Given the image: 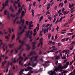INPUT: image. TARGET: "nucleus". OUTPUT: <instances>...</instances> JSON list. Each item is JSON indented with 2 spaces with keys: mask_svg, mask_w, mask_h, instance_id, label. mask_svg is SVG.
I'll return each mask as SVG.
<instances>
[{
  "mask_svg": "<svg viewBox=\"0 0 75 75\" xmlns=\"http://www.w3.org/2000/svg\"><path fill=\"white\" fill-rule=\"evenodd\" d=\"M58 62L57 60H56L55 62V64L56 65H57V64H58Z\"/></svg>",
  "mask_w": 75,
  "mask_h": 75,
  "instance_id": "nucleus-52",
  "label": "nucleus"
},
{
  "mask_svg": "<svg viewBox=\"0 0 75 75\" xmlns=\"http://www.w3.org/2000/svg\"><path fill=\"white\" fill-rule=\"evenodd\" d=\"M65 40H66L65 38H64L63 39H62V42H64V41H65Z\"/></svg>",
  "mask_w": 75,
  "mask_h": 75,
  "instance_id": "nucleus-61",
  "label": "nucleus"
},
{
  "mask_svg": "<svg viewBox=\"0 0 75 75\" xmlns=\"http://www.w3.org/2000/svg\"><path fill=\"white\" fill-rule=\"evenodd\" d=\"M55 68L54 69V71H59V69H58V68L57 67H55Z\"/></svg>",
  "mask_w": 75,
  "mask_h": 75,
  "instance_id": "nucleus-22",
  "label": "nucleus"
},
{
  "mask_svg": "<svg viewBox=\"0 0 75 75\" xmlns=\"http://www.w3.org/2000/svg\"><path fill=\"white\" fill-rule=\"evenodd\" d=\"M57 44H58V47H59V46L61 45V42H58L57 43Z\"/></svg>",
  "mask_w": 75,
  "mask_h": 75,
  "instance_id": "nucleus-46",
  "label": "nucleus"
},
{
  "mask_svg": "<svg viewBox=\"0 0 75 75\" xmlns=\"http://www.w3.org/2000/svg\"><path fill=\"white\" fill-rule=\"evenodd\" d=\"M14 38H15V34H13L12 36V38H11L12 40H13L14 39Z\"/></svg>",
  "mask_w": 75,
  "mask_h": 75,
  "instance_id": "nucleus-19",
  "label": "nucleus"
},
{
  "mask_svg": "<svg viewBox=\"0 0 75 75\" xmlns=\"http://www.w3.org/2000/svg\"><path fill=\"white\" fill-rule=\"evenodd\" d=\"M25 41L24 40L21 41L20 40H19V43H21V45L19 46V50L21 52H19V55H20L21 53V52H23V51H24V49L22 48V47H23V45H24V44Z\"/></svg>",
  "mask_w": 75,
  "mask_h": 75,
  "instance_id": "nucleus-1",
  "label": "nucleus"
},
{
  "mask_svg": "<svg viewBox=\"0 0 75 75\" xmlns=\"http://www.w3.org/2000/svg\"><path fill=\"white\" fill-rule=\"evenodd\" d=\"M61 58H62V59H66V57H65V56H64L63 57L62 56L61 57Z\"/></svg>",
  "mask_w": 75,
  "mask_h": 75,
  "instance_id": "nucleus-37",
  "label": "nucleus"
},
{
  "mask_svg": "<svg viewBox=\"0 0 75 75\" xmlns=\"http://www.w3.org/2000/svg\"><path fill=\"white\" fill-rule=\"evenodd\" d=\"M22 11V7H21L20 8H19V14L21 13V11Z\"/></svg>",
  "mask_w": 75,
  "mask_h": 75,
  "instance_id": "nucleus-31",
  "label": "nucleus"
},
{
  "mask_svg": "<svg viewBox=\"0 0 75 75\" xmlns=\"http://www.w3.org/2000/svg\"><path fill=\"white\" fill-rule=\"evenodd\" d=\"M60 58V57L57 56L56 57V59H58L59 58Z\"/></svg>",
  "mask_w": 75,
  "mask_h": 75,
  "instance_id": "nucleus-44",
  "label": "nucleus"
},
{
  "mask_svg": "<svg viewBox=\"0 0 75 75\" xmlns=\"http://www.w3.org/2000/svg\"><path fill=\"white\" fill-rule=\"evenodd\" d=\"M23 27V30L22 31H21L20 33H19V38H20V35H22L23 34V33H25V30H24L27 29V25H25Z\"/></svg>",
  "mask_w": 75,
  "mask_h": 75,
  "instance_id": "nucleus-2",
  "label": "nucleus"
},
{
  "mask_svg": "<svg viewBox=\"0 0 75 75\" xmlns=\"http://www.w3.org/2000/svg\"><path fill=\"white\" fill-rule=\"evenodd\" d=\"M29 58V57H26L25 59H24V61H26V60H27V59H28Z\"/></svg>",
  "mask_w": 75,
  "mask_h": 75,
  "instance_id": "nucleus-41",
  "label": "nucleus"
},
{
  "mask_svg": "<svg viewBox=\"0 0 75 75\" xmlns=\"http://www.w3.org/2000/svg\"><path fill=\"white\" fill-rule=\"evenodd\" d=\"M18 1H15L14 3H16V4H17L18 3V2H19V0H17Z\"/></svg>",
  "mask_w": 75,
  "mask_h": 75,
  "instance_id": "nucleus-56",
  "label": "nucleus"
},
{
  "mask_svg": "<svg viewBox=\"0 0 75 75\" xmlns=\"http://www.w3.org/2000/svg\"><path fill=\"white\" fill-rule=\"evenodd\" d=\"M5 6H6L4 4H3L2 9H4V7H5Z\"/></svg>",
  "mask_w": 75,
  "mask_h": 75,
  "instance_id": "nucleus-48",
  "label": "nucleus"
},
{
  "mask_svg": "<svg viewBox=\"0 0 75 75\" xmlns=\"http://www.w3.org/2000/svg\"><path fill=\"white\" fill-rule=\"evenodd\" d=\"M68 72V71H63V74H66V73H67V72Z\"/></svg>",
  "mask_w": 75,
  "mask_h": 75,
  "instance_id": "nucleus-47",
  "label": "nucleus"
},
{
  "mask_svg": "<svg viewBox=\"0 0 75 75\" xmlns=\"http://www.w3.org/2000/svg\"><path fill=\"white\" fill-rule=\"evenodd\" d=\"M74 62V61H72L71 62H70L69 65H72V63H73V62Z\"/></svg>",
  "mask_w": 75,
  "mask_h": 75,
  "instance_id": "nucleus-49",
  "label": "nucleus"
},
{
  "mask_svg": "<svg viewBox=\"0 0 75 75\" xmlns=\"http://www.w3.org/2000/svg\"><path fill=\"white\" fill-rule=\"evenodd\" d=\"M19 64H20L21 67H23V64L21 63V61H19Z\"/></svg>",
  "mask_w": 75,
  "mask_h": 75,
  "instance_id": "nucleus-27",
  "label": "nucleus"
},
{
  "mask_svg": "<svg viewBox=\"0 0 75 75\" xmlns=\"http://www.w3.org/2000/svg\"><path fill=\"white\" fill-rule=\"evenodd\" d=\"M61 7H62V6H64V3H63V2H62L61 3Z\"/></svg>",
  "mask_w": 75,
  "mask_h": 75,
  "instance_id": "nucleus-62",
  "label": "nucleus"
},
{
  "mask_svg": "<svg viewBox=\"0 0 75 75\" xmlns=\"http://www.w3.org/2000/svg\"><path fill=\"white\" fill-rule=\"evenodd\" d=\"M32 6V4H30L29 5V7L28 8V10H31V6Z\"/></svg>",
  "mask_w": 75,
  "mask_h": 75,
  "instance_id": "nucleus-20",
  "label": "nucleus"
},
{
  "mask_svg": "<svg viewBox=\"0 0 75 75\" xmlns=\"http://www.w3.org/2000/svg\"><path fill=\"white\" fill-rule=\"evenodd\" d=\"M19 49V48H17L15 49V50L16 51V53L17 54L18 52V50Z\"/></svg>",
  "mask_w": 75,
  "mask_h": 75,
  "instance_id": "nucleus-23",
  "label": "nucleus"
},
{
  "mask_svg": "<svg viewBox=\"0 0 75 75\" xmlns=\"http://www.w3.org/2000/svg\"><path fill=\"white\" fill-rule=\"evenodd\" d=\"M30 31L29 30L28 31V32L27 33H26L25 34V35L26 36V37H28V35H29V34H30Z\"/></svg>",
  "mask_w": 75,
  "mask_h": 75,
  "instance_id": "nucleus-13",
  "label": "nucleus"
},
{
  "mask_svg": "<svg viewBox=\"0 0 75 75\" xmlns=\"http://www.w3.org/2000/svg\"><path fill=\"white\" fill-rule=\"evenodd\" d=\"M52 43V41H50L49 43H48V44H49V45H50Z\"/></svg>",
  "mask_w": 75,
  "mask_h": 75,
  "instance_id": "nucleus-51",
  "label": "nucleus"
},
{
  "mask_svg": "<svg viewBox=\"0 0 75 75\" xmlns=\"http://www.w3.org/2000/svg\"><path fill=\"white\" fill-rule=\"evenodd\" d=\"M30 62H32V65L34 67H35L37 65V63H34V60H31L30 59Z\"/></svg>",
  "mask_w": 75,
  "mask_h": 75,
  "instance_id": "nucleus-6",
  "label": "nucleus"
},
{
  "mask_svg": "<svg viewBox=\"0 0 75 75\" xmlns=\"http://www.w3.org/2000/svg\"><path fill=\"white\" fill-rule=\"evenodd\" d=\"M42 54V51H41V50H40L39 54V55H41V54Z\"/></svg>",
  "mask_w": 75,
  "mask_h": 75,
  "instance_id": "nucleus-42",
  "label": "nucleus"
},
{
  "mask_svg": "<svg viewBox=\"0 0 75 75\" xmlns=\"http://www.w3.org/2000/svg\"><path fill=\"white\" fill-rule=\"evenodd\" d=\"M2 48L3 49V51H5L7 49V46L6 45V44L4 45Z\"/></svg>",
  "mask_w": 75,
  "mask_h": 75,
  "instance_id": "nucleus-5",
  "label": "nucleus"
},
{
  "mask_svg": "<svg viewBox=\"0 0 75 75\" xmlns=\"http://www.w3.org/2000/svg\"><path fill=\"white\" fill-rule=\"evenodd\" d=\"M75 35H73L72 36V38H71V40L74 39V37H75Z\"/></svg>",
  "mask_w": 75,
  "mask_h": 75,
  "instance_id": "nucleus-53",
  "label": "nucleus"
},
{
  "mask_svg": "<svg viewBox=\"0 0 75 75\" xmlns=\"http://www.w3.org/2000/svg\"><path fill=\"white\" fill-rule=\"evenodd\" d=\"M74 34L73 33H67V35H68L69 36V35H73Z\"/></svg>",
  "mask_w": 75,
  "mask_h": 75,
  "instance_id": "nucleus-25",
  "label": "nucleus"
},
{
  "mask_svg": "<svg viewBox=\"0 0 75 75\" xmlns=\"http://www.w3.org/2000/svg\"><path fill=\"white\" fill-rule=\"evenodd\" d=\"M67 1H68L67 0H65L64 1V3H65V4H66L67 3Z\"/></svg>",
  "mask_w": 75,
  "mask_h": 75,
  "instance_id": "nucleus-59",
  "label": "nucleus"
},
{
  "mask_svg": "<svg viewBox=\"0 0 75 75\" xmlns=\"http://www.w3.org/2000/svg\"><path fill=\"white\" fill-rule=\"evenodd\" d=\"M19 59H21V60L20 61H21V62H22V61H23V57L20 56L19 57Z\"/></svg>",
  "mask_w": 75,
  "mask_h": 75,
  "instance_id": "nucleus-24",
  "label": "nucleus"
},
{
  "mask_svg": "<svg viewBox=\"0 0 75 75\" xmlns=\"http://www.w3.org/2000/svg\"><path fill=\"white\" fill-rule=\"evenodd\" d=\"M67 61V60L65 59L64 61V62H63V63H64V64Z\"/></svg>",
  "mask_w": 75,
  "mask_h": 75,
  "instance_id": "nucleus-64",
  "label": "nucleus"
},
{
  "mask_svg": "<svg viewBox=\"0 0 75 75\" xmlns=\"http://www.w3.org/2000/svg\"><path fill=\"white\" fill-rule=\"evenodd\" d=\"M67 67H68V66H67L66 65L64 66V69H65L66 68H67Z\"/></svg>",
  "mask_w": 75,
  "mask_h": 75,
  "instance_id": "nucleus-60",
  "label": "nucleus"
},
{
  "mask_svg": "<svg viewBox=\"0 0 75 75\" xmlns=\"http://www.w3.org/2000/svg\"><path fill=\"white\" fill-rule=\"evenodd\" d=\"M75 44V42H74V41H73L71 44V45H72V44Z\"/></svg>",
  "mask_w": 75,
  "mask_h": 75,
  "instance_id": "nucleus-58",
  "label": "nucleus"
},
{
  "mask_svg": "<svg viewBox=\"0 0 75 75\" xmlns=\"http://www.w3.org/2000/svg\"><path fill=\"white\" fill-rule=\"evenodd\" d=\"M18 38L16 39V41H17V40H18L19 41V32H18Z\"/></svg>",
  "mask_w": 75,
  "mask_h": 75,
  "instance_id": "nucleus-18",
  "label": "nucleus"
},
{
  "mask_svg": "<svg viewBox=\"0 0 75 75\" xmlns=\"http://www.w3.org/2000/svg\"><path fill=\"white\" fill-rule=\"evenodd\" d=\"M10 10H12V12H14V9L13 8H12V6H10Z\"/></svg>",
  "mask_w": 75,
  "mask_h": 75,
  "instance_id": "nucleus-29",
  "label": "nucleus"
},
{
  "mask_svg": "<svg viewBox=\"0 0 75 75\" xmlns=\"http://www.w3.org/2000/svg\"><path fill=\"white\" fill-rule=\"evenodd\" d=\"M48 20H50V21H51L52 20V17H51L49 16L48 17Z\"/></svg>",
  "mask_w": 75,
  "mask_h": 75,
  "instance_id": "nucleus-35",
  "label": "nucleus"
},
{
  "mask_svg": "<svg viewBox=\"0 0 75 75\" xmlns=\"http://www.w3.org/2000/svg\"><path fill=\"white\" fill-rule=\"evenodd\" d=\"M74 45H71L70 48V50H72V49H73V48H74Z\"/></svg>",
  "mask_w": 75,
  "mask_h": 75,
  "instance_id": "nucleus-28",
  "label": "nucleus"
},
{
  "mask_svg": "<svg viewBox=\"0 0 75 75\" xmlns=\"http://www.w3.org/2000/svg\"><path fill=\"white\" fill-rule=\"evenodd\" d=\"M26 45L27 46V47H26L27 50H29L30 49V45Z\"/></svg>",
  "mask_w": 75,
  "mask_h": 75,
  "instance_id": "nucleus-12",
  "label": "nucleus"
},
{
  "mask_svg": "<svg viewBox=\"0 0 75 75\" xmlns=\"http://www.w3.org/2000/svg\"><path fill=\"white\" fill-rule=\"evenodd\" d=\"M7 13V10H5L4 11V15H7V14L6 13Z\"/></svg>",
  "mask_w": 75,
  "mask_h": 75,
  "instance_id": "nucleus-38",
  "label": "nucleus"
},
{
  "mask_svg": "<svg viewBox=\"0 0 75 75\" xmlns=\"http://www.w3.org/2000/svg\"><path fill=\"white\" fill-rule=\"evenodd\" d=\"M49 74L50 75H55V71H50L48 72Z\"/></svg>",
  "mask_w": 75,
  "mask_h": 75,
  "instance_id": "nucleus-8",
  "label": "nucleus"
},
{
  "mask_svg": "<svg viewBox=\"0 0 75 75\" xmlns=\"http://www.w3.org/2000/svg\"><path fill=\"white\" fill-rule=\"evenodd\" d=\"M43 16H41L40 18V20H39V21H41V20H42V18H43Z\"/></svg>",
  "mask_w": 75,
  "mask_h": 75,
  "instance_id": "nucleus-36",
  "label": "nucleus"
},
{
  "mask_svg": "<svg viewBox=\"0 0 75 75\" xmlns=\"http://www.w3.org/2000/svg\"><path fill=\"white\" fill-rule=\"evenodd\" d=\"M8 31H9V33H11V29H10V28H9L8 29Z\"/></svg>",
  "mask_w": 75,
  "mask_h": 75,
  "instance_id": "nucleus-63",
  "label": "nucleus"
},
{
  "mask_svg": "<svg viewBox=\"0 0 75 75\" xmlns=\"http://www.w3.org/2000/svg\"><path fill=\"white\" fill-rule=\"evenodd\" d=\"M35 4H36V2L35 1L33 3V6H34V7L35 6Z\"/></svg>",
  "mask_w": 75,
  "mask_h": 75,
  "instance_id": "nucleus-40",
  "label": "nucleus"
},
{
  "mask_svg": "<svg viewBox=\"0 0 75 75\" xmlns=\"http://www.w3.org/2000/svg\"><path fill=\"white\" fill-rule=\"evenodd\" d=\"M27 69H33V68H32V67L29 66H28V67H27Z\"/></svg>",
  "mask_w": 75,
  "mask_h": 75,
  "instance_id": "nucleus-32",
  "label": "nucleus"
},
{
  "mask_svg": "<svg viewBox=\"0 0 75 75\" xmlns=\"http://www.w3.org/2000/svg\"><path fill=\"white\" fill-rule=\"evenodd\" d=\"M14 51V50L13 49H12L11 50V54H13V52Z\"/></svg>",
  "mask_w": 75,
  "mask_h": 75,
  "instance_id": "nucleus-57",
  "label": "nucleus"
},
{
  "mask_svg": "<svg viewBox=\"0 0 75 75\" xmlns=\"http://www.w3.org/2000/svg\"><path fill=\"white\" fill-rule=\"evenodd\" d=\"M36 54V53L35 51H32L30 53V54L29 55V56H31V55H35Z\"/></svg>",
  "mask_w": 75,
  "mask_h": 75,
  "instance_id": "nucleus-7",
  "label": "nucleus"
},
{
  "mask_svg": "<svg viewBox=\"0 0 75 75\" xmlns=\"http://www.w3.org/2000/svg\"><path fill=\"white\" fill-rule=\"evenodd\" d=\"M57 65L58 66L59 69H60V71L61 72H62V71H64V70L62 69H64V66H61V63H58Z\"/></svg>",
  "mask_w": 75,
  "mask_h": 75,
  "instance_id": "nucleus-3",
  "label": "nucleus"
},
{
  "mask_svg": "<svg viewBox=\"0 0 75 75\" xmlns=\"http://www.w3.org/2000/svg\"><path fill=\"white\" fill-rule=\"evenodd\" d=\"M14 44V43H13L12 45H11V44H9L8 45L9 46L10 48H11V47H13Z\"/></svg>",
  "mask_w": 75,
  "mask_h": 75,
  "instance_id": "nucleus-26",
  "label": "nucleus"
},
{
  "mask_svg": "<svg viewBox=\"0 0 75 75\" xmlns=\"http://www.w3.org/2000/svg\"><path fill=\"white\" fill-rule=\"evenodd\" d=\"M7 16V18H8V19H10V17L9 16V14H8L7 15H6Z\"/></svg>",
  "mask_w": 75,
  "mask_h": 75,
  "instance_id": "nucleus-45",
  "label": "nucleus"
},
{
  "mask_svg": "<svg viewBox=\"0 0 75 75\" xmlns=\"http://www.w3.org/2000/svg\"><path fill=\"white\" fill-rule=\"evenodd\" d=\"M51 36V34H49L48 35V39H50Z\"/></svg>",
  "mask_w": 75,
  "mask_h": 75,
  "instance_id": "nucleus-39",
  "label": "nucleus"
},
{
  "mask_svg": "<svg viewBox=\"0 0 75 75\" xmlns=\"http://www.w3.org/2000/svg\"><path fill=\"white\" fill-rule=\"evenodd\" d=\"M8 1H9L8 0H6V2H5V6H8Z\"/></svg>",
  "mask_w": 75,
  "mask_h": 75,
  "instance_id": "nucleus-14",
  "label": "nucleus"
},
{
  "mask_svg": "<svg viewBox=\"0 0 75 75\" xmlns=\"http://www.w3.org/2000/svg\"><path fill=\"white\" fill-rule=\"evenodd\" d=\"M46 33V29H45L44 30V34L45 35V34Z\"/></svg>",
  "mask_w": 75,
  "mask_h": 75,
  "instance_id": "nucleus-54",
  "label": "nucleus"
},
{
  "mask_svg": "<svg viewBox=\"0 0 75 75\" xmlns=\"http://www.w3.org/2000/svg\"><path fill=\"white\" fill-rule=\"evenodd\" d=\"M38 57V56H33L31 58H30V59L32 60H33L34 61H37V58ZM34 59V60L33 59Z\"/></svg>",
  "mask_w": 75,
  "mask_h": 75,
  "instance_id": "nucleus-4",
  "label": "nucleus"
},
{
  "mask_svg": "<svg viewBox=\"0 0 75 75\" xmlns=\"http://www.w3.org/2000/svg\"><path fill=\"white\" fill-rule=\"evenodd\" d=\"M37 26L38 27H36V30L37 31H38L39 30V28H40V24H37Z\"/></svg>",
  "mask_w": 75,
  "mask_h": 75,
  "instance_id": "nucleus-15",
  "label": "nucleus"
},
{
  "mask_svg": "<svg viewBox=\"0 0 75 75\" xmlns=\"http://www.w3.org/2000/svg\"><path fill=\"white\" fill-rule=\"evenodd\" d=\"M18 19V17H16V18H15L14 20L13 21V24H14L16 23V21L17 20V19Z\"/></svg>",
  "mask_w": 75,
  "mask_h": 75,
  "instance_id": "nucleus-21",
  "label": "nucleus"
},
{
  "mask_svg": "<svg viewBox=\"0 0 75 75\" xmlns=\"http://www.w3.org/2000/svg\"><path fill=\"white\" fill-rule=\"evenodd\" d=\"M21 19L20 20V22H19V24H20V23H24L25 22V20L24 19H22V18H21Z\"/></svg>",
  "mask_w": 75,
  "mask_h": 75,
  "instance_id": "nucleus-11",
  "label": "nucleus"
},
{
  "mask_svg": "<svg viewBox=\"0 0 75 75\" xmlns=\"http://www.w3.org/2000/svg\"><path fill=\"white\" fill-rule=\"evenodd\" d=\"M5 63L4 62H3L2 63V68H4V65L5 64Z\"/></svg>",
  "mask_w": 75,
  "mask_h": 75,
  "instance_id": "nucleus-34",
  "label": "nucleus"
},
{
  "mask_svg": "<svg viewBox=\"0 0 75 75\" xmlns=\"http://www.w3.org/2000/svg\"><path fill=\"white\" fill-rule=\"evenodd\" d=\"M57 38H58V37H57V35L56 34L55 37V40H57Z\"/></svg>",
  "mask_w": 75,
  "mask_h": 75,
  "instance_id": "nucleus-55",
  "label": "nucleus"
},
{
  "mask_svg": "<svg viewBox=\"0 0 75 75\" xmlns=\"http://www.w3.org/2000/svg\"><path fill=\"white\" fill-rule=\"evenodd\" d=\"M35 42H32V47H34L35 46Z\"/></svg>",
  "mask_w": 75,
  "mask_h": 75,
  "instance_id": "nucleus-17",
  "label": "nucleus"
},
{
  "mask_svg": "<svg viewBox=\"0 0 75 75\" xmlns=\"http://www.w3.org/2000/svg\"><path fill=\"white\" fill-rule=\"evenodd\" d=\"M42 40H43V38H41L39 40L40 42H41V44H43L42 42Z\"/></svg>",
  "mask_w": 75,
  "mask_h": 75,
  "instance_id": "nucleus-16",
  "label": "nucleus"
},
{
  "mask_svg": "<svg viewBox=\"0 0 75 75\" xmlns=\"http://www.w3.org/2000/svg\"><path fill=\"white\" fill-rule=\"evenodd\" d=\"M25 14V12H24V11H22L21 12V16L20 17V18H23V16H24V15Z\"/></svg>",
  "mask_w": 75,
  "mask_h": 75,
  "instance_id": "nucleus-9",
  "label": "nucleus"
},
{
  "mask_svg": "<svg viewBox=\"0 0 75 75\" xmlns=\"http://www.w3.org/2000/svg\"><path fill=\"white\" fill-rule=\"evenodd\" d=\"M67 52V50H63L62 51V53H64V52Z\"/></svg>",
  "mask_w": 75,
  "mask_h": 75,
  "instance_id": "nucleus-50",
  "label": "nucleus"
},
{
  "mask_svg": "<svg viewBox=\"0 0 75 75\" xmlns=\"http://www.w3.org/2000/svg\"><path fill=\"white\" fill-rule=\"evenodd\" d=\"M10 67V62H8V64H7V66L6 67L7 68H8Z\"/></svg>",
  "mask_w": 75,
  "mask_h": 75,
  "instance_id": "nucleus-43",
  "label": "nucleus"
},
{
  "mask_svg": "<svg viewBox=\"0 0 75 75\" xmlns=\"http://www.w3.org/2000/svg\"><path fill=\"white\" fill-rule=\"evenodd\" d=\"M13 63H16V57H14V59L12 60Z\"/></svg>",
  "mask_w": 75,
  "mask_h": 75,
  "instance_id": "nucleus-30",
  "label": "nucleus"
},
{
  "mask_svg": "<svg viewBox=\"0 0 75 75\" xmlns=\"http://www.w3.org/2000/svg\"><path fill=\"white\" fill-rule=\"evenodd\" d=\"M19 14V9L18 10V12L16 13V15H13V14H11V16L12 17H16V16H17Z\"/></svg>",
  "mask_w": 75,
  "mask_h": 75,
  "instance_id": "nucleus-10",
  "label": "nucleus"
},
{
  "mask_svg": "<svg viewBox=\"0 0 75 75\" xmlns=\"http://www.w3.org/2000/svg\"><path fill=\"white\" fill-rule=\"evenodd\" d=\"M33 25H31L30 24H29V26L28 27V28H30V27H33Z\"/></svg>",
  "mask_w": 75,
  "mask_h": 75,
  "instance_id": "nucleus-33",
  "label": "nucleus"
}]
</instances>
